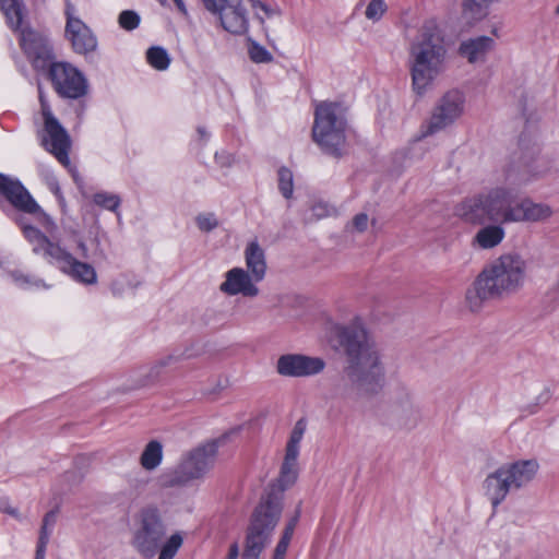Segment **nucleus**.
<instances>
[{
    "label": "nucleus",
    "mask_w": 559,
    "mask_h": 559,
    "mask_svg": "<svg viewBox=\"0 0 559 559\" xmlns=\"http://www.w3.org/2000/svg\"><path fill=\"white\" fill-rule=\"evenodd\" d=\"M334 333L346 357L342 380L334 393L345 402L373 396L383 388L385 370L373 338L358 321L335 325Z\"/></svg>",
    "instance_id": "1"
},
{
    "label": "nucleus",
    "mask_w": 559,
    "mask_h": 559,
    "mask_svg": "<svg viewBox=\"0 0 559 559\" xmlns=\"http://www.w3.org/2000/svg\"><path fill=\"white\" fill-rule=\"evenodd\" d=\"M526 262L519 253L510 252L486 264L466 292L471 310L476 311L486 300L501 299L518 293L526 277Z\"/></svg>",
    "instance_id": "2"
},
{
    "label": "nucleus",
    "mask_w": 559,
    "mask_h": 559,
    "mask_svg": "<svg viewBox=\"0 0 559 559\" xmlns=\"http://www.w3.org/2000/svg\"><path fill=\"white\" fill-rule=\"evenodd\" d=\"M447 55L443 31L435 21L426 22L411 41L408 49L412 86L417 95H423L442 73Z\"/></svg>",
    "instance_id": "3"
},
{
    "label": "nucleus",
    "mask_w": 559,
    "mask_h": 559,
    "mask_svg": "<svg viewBox=\"0 0 559 559\" xmlns=\"http://www.w3.org/2000/svg\"><path fill=\"white\" fill-rule=\"evenodd\" d=\"M167 525L156 508L142 509L134 518L131 530V545L144 559H174L183 544L180 533L166 538Z\"/></svg>",
    "instance_id": "4"
},
{
    "label": "nucleus",
    "mask_w": 559,
    "mask_h": 559,
    "mask_svg": "<svg viewBox=\"0 0 559 559\" xmlns=\"http://www.w3.org/2000/svg\"><path fill=\"white\" fill-rule=\"evenodd\" d=\"M347 121L340 103L322 102L316 106L312 139L320 148L334 157L346 153Z\"/></svg>",
    "instance_id": "5"
},
{
    "label": "nucleus",
    "mask_w": 559,
    "mask_h": 559,
    "mask_svg": "<svg viewBox=\"0 0 559 559\" xmlns=\"http://www.w3.org/2000/svg\"><path fill=\"white\" fill-rule=\"evenodd\" d=\"M25 238L33 245V251L41 254L49 263L57 265L60 271L73 280L91 285L97 281L95 269L85 262L76 260L70 252L51 242L39 229L21 222Z\"/></svg>",
    "instance_id": "6"
},
{
    "label": "nucleus",
    "mask_w": 559,
    "mask_h": 559,
    "mask_svg": "<svg viewBox=\"0 0 559 559\" xmlns=\"http://www.w3.org/2000/svg\"><path fill=\"white\" fill-rule=\"evenodd\" d=\"M281 498L269 493L254 509L247 527L242 559H259L272 540L282 514Z\"/></svg>",
    "instance_id": "7"
},
{
    "label": "nucleus",
    "mask_w": 559,
    "mask_h": 559,
    "mask_svg": "<svg viewBox=\"0 0 559 559\" xmlns=\"http://www.w3.org/2000/svg\"><path fill=\"white\" fill-rule=\"evenodd\" d=\"M539 469L537 460H519L501 465L487 475L484 490L493 508H497L507 496L526 487L536 477Z\"/></svg>",
    "instance_id": "8"
},
{
    "label": "nucleus",
    "mask_w": 559,
    "mask_h": 559,
    "mask_svg": "<svg viewBox=\"0 0 559 559\" xmlns=\"http://www.w3.org/2000/svg\"><path fill=\"white\" fill-rule=\"evenodd\" d=\"M548 214L549 212H481L479 217L481 227L473 237L472 246L484 250L492 249L504 239L503 224L537 223L545 221Z\"/></svg>",
    "instance_id": "9"
},
{
    "label": "nucleus",
    "mask_w": 559,
    "mask_h": 559,
    "mask_svg": "<svg viewBox=\"0 0 559 559\" xmlns=\"http://www.w3.org/2000/svg\"><path fill=\"white\" fill-rule=\"evenodd\" d=\"M216 453L215 442L206 443L189 452L171 473L169 485L182 486L202 478L213 467Z\"/></svg>",
    "instance_id": "10"
},
{
    "label": "nucleus",
    "mask_w": 559,
    "mask_h": 559,
    "mask_svg": "<svg viewBox=\"0 0 559 559\" xmlns=\"http://www.w3.org/2000/svg\"><path fill=\"white\" fill-rule=\"evenodd\" d=\"M464 210H545L514 189L495 188L480 192L464 202Z\"/></svg>",
    "instance_id": "11"
},
{
    "label": "nucleus",
    "mask_w": 559,
    "mask_h": 559,
    "mask_svg": "<svg viewBox=\"0 0 559 559\" xmlns=\"http://www.w3.org/2000/svg\"><path fill=\"white\" fill-rule=\"evenodd\" d=\"M464 104L465 97L462 92L457 90L447 92L436 104L421 136L432 135L454 123L463 115Z\"/></svg>",
    "instance_id": "12"
},
{
    "label": "nucleus",
    "mask_w": 559,
    "mask_h": 559,
    "mask_svg": "<svg viewBox=\"0 0 559 559\" xmlns=\"http://www.w3.org/2000/svg\"><path fill=\"white\" fill-rule=\"evenodd\" d=\"M202 2L209 11L219 15L225 31L236 35L247 32L249 21L242 0H202Z\"/></svg>",
    "instance_id": "13"
},
{
    "label": "nucleus",
    "mask_w": 559,
    "mask_h": 559,
    "mask_svg": "<svg viewBox=\"0 0 559 559\" xmlns=\"http://www.w3.org/2000/svg\"><path fill=\"white\" fill-rule=\"evenodd\" d=\"M64 14L67 17L66 36L73 50L80 55L93 52L97 48V39L91 28L76 16V9L70 0H66Z\"/></svg>",
    "instance_id": "14"
},
{
    "label": "nucleus",
    "mask_w": 559,
    "mask_h": 559,
    "mask_svg": "<svg viewBox=\"0 0 559 559\" xmlns=\"http://www.w3.org/2000/svg\"><path fill=\"white\" fill-rule=\"evenodd\" d=\"M50 79L59 95L79 98L86 93V81L81 72L67 62H55L50 66Z\"/></svg>",
    "instance_id": "15"
},
{
    "label": "nucleus",
    "mask_w": 559,
    "mask_h": 559,
    "mask_svg": "<svg viewBox=\"0 0 559 559\" xmlns=\"http://www.w3.org/2000/svg\"><path fill=\"white\" fill-rule=\"evenodd\" d=\"M325 361L320 357L301 354H285L277 359L276 370L281 376L306 378L321 373Z\"/></svg>",
    "instance_id": "16"
},
{
    "label": "nucleus",
    "mask_w": 559,
    "mask_h": 559,
    "mask_svg": "<svg viewBox=\"0 0 559 559\" xmlns=\"http://www.w3.org/2000/svg\"><path fill=\"white\" fill-rule=\"evenodd\" d=\"M41 143L62 165L68 166L70 164V138L57 119L49 118V121H45V135Z\"/></svg>",
    "instance_id": "17"
},
{
    "label": "nucleus",
    "mask_w": 559,
    "mask_h": 559,
    "mask_svg": "<svg viewBox=\"0 0 559 559\" xmlns=\"http://www.w3.org/2000/svg\"><path fill=\"white\" fill-rule=\"evenodd\" d=\"M20 45L36 68H43L52 57L48 39L28 27L21 28Z\"/></svg>",
    "instance_id": "18"
},
{
    "label": "nucleus",
    "mask_w": 559,
    "mask_h": 559,
    "mask_svg": "<svg viewBox=\"0 0 559 559\" xmlns=\"http://www.w3.org/2000/svg\"><path fill=\"white\" fill-rule=\"evenodd\" d=\"M259 282L242 267H233L226 272L219 290L229 296L255 297L259 295V288L255 285Z\"/></svg>",
    "instance_id": "19"
},
{
    "label": "nucleus",
    "mask_w": 559,
    "mask_h": 559,
    "mask_svg": "<svg viewBox=\"0 0 559 559\" xmlns=\"http://www.w3.org/2000/svg\"><path fill=\"white\" fill-rule=\"evenodd\" d=\"M391 413L396 421L407 429L414 428L421 418L419 407L405 389H400L391 397Z\"/></svg>",
    "instance_id": "20"
},
{
    "label": "nucleus",
    "mask_w": 559,
    "mask_h": 559,
    "mask_svg": "<svg viewBox=\"0 0 559 559\" xmlns=\"http://www.w3.org/2000/svg\"><path fill=\"white\" fill-rule=\"evenodd\" d=\"M0 194L16 210H40L19 180L2 174H0Z\"/></svg>",
    "instance_id": "21"
},
{
    "label": "nucleus",
    "mask_w": 559,
    "mask_h": 559,
    "mask_svg": "<svg viewBox=\"0 0 559 559\" xmlns=\"http://www.w3.org/2000/svg\"><path fill=\"white\" fill-rule=\"evenodd\" d=\"M495 39L489 36H478L461 43L459 52L469 63L484 62L487 55L495 48Z\"/></svg>",
    "instance_id": "22"
},
{
    "label": "nucleus",
    "mask_w": 559,
    "mask_h": 559,
    "mask_svg": "<svg viewBox=\"0 0 559 559\" xmlns=\"http://www.w3.org/2000/svg\"><path fill=\"white\" fill-rule=\"evenodd\" d=\"M247 272L250 273L255 281H263L266 274V259L263 248L257 240L250 241L243 251Z\"/></svg>",
    "instance_id": "23"
},
{
    "label": "nucleus",
    "mask_w": 559,
    "mask_h": 559,
    "mask_svg": "<svg viewBox=\"0 0 559 559\" xmlns=\"http://www.w3.org/2000/svg\"><path fill=\"white\" fill-rule=\"evenodd\" d=\"M495 0H462V14L469 21L485 19Z\"/></svg>",
    "instance_id": "24"
},
{
    "label": "nucleus",
    "mask_w": 559,
    "mask_h": 559,
    "mask_svg": "<svg viewBox=\"0 0 559 559\" xmlns=\"http://www.w3.org/2000/svg\"><path fill=\"white\" fill-rule=\"evenodd\" d=\"M298 455L290 456V453L285 452V457L281 467L278 484L282 490L290 487L298 477Z\"/></svg>",
    "instance_id": "25"
},
{
    "label": "nucleus",
    "mask_w": 559,
    "mask_h": 559,
    "mask_svg": "<svg viewBox=\"0 0 559 559\" xmlns=\"http://www.w3.org/2000/svg\"><path fill=\"white\" fill-rule=\"evenodd\" d=\"M0 9L7 17L9 26L21 29L23 21V4L19 0H0Z\"/></svg>",
    "instance_id": "26"
},
{
    "label": "nucleus",
    "mask_w": 559,
    "mask_h": 559,
    "mask_svg": "<svg viewBox=\"0 0 559 559\" xmlns=\"http://www.w3.org/2000/svg\"><path fill=\"white\" fill-rule=\"evenodd\" d=\"M162 457H163L162 444L156 440H152L147 443V445L145 447V449L141 455V465L145 469H148V471L154 469L159 465Z\"/></svg>",
    "instance_id": "27"
},
{
    "label": "nucleus",
    "mask_w": 559,
    "mask_h": 559,
    "mask_svg": "<svg viewBox=\"0 0 559 559\" xmlns=\"http://www.w3.org/2000/svg\"><path fill=\"white\" fill-rule=\"evenodd\" d=\"M25 214H28L32 216V218H26L25 216H21L17 218V224L22 226L21 222L24 224L32 225L33 227L37 228V226L33 225V221L43 226L46 231L52 234L57 230V224L56 222L46 213V212H24ZM23 229V227H21Z\"/></svg>",
    "instance_id": "28"
},
{
    "label": "nucleus",
    "mask_w": 559,
    "mask_h": 559,
    "mask_svg": "<svg viewBox=\"0 0 559 559\" xmlns=\"http://www.w3.org/2000/svg\"><path fill=\"white\" fill-rule=\"evenodd\" d=\"M252 9L255 11L254 15L260 21L261 24H264L265 19H272L274 16H281L282 10L278 5H270L260 0H250Z\"/></svg>",
    "instance_id": "29"
},
{
    "label": "nucleus",
    "mask_w": 559,
    "mask_h": 559,
    "mask_svg": "<svg viewBox=\"0 0 559 559\" xmlns=\"http://www.w3.org/2000/svg\"><path fill=\"white\" fill-rule=\"evenodd\" d=\"M147 62L156 70H166L170 63L167 51L162 47H151L146 52Z\"/></svg>",
    "instance_id": "30"
},
{
    "label": "nucleus",
    "mask_w": 559,
    "mask_h": 559,
    "mask_svg": "<svg viewBox=\"0 0 559 559\" xmlns=\"http://www.w3.org/2000/svg\"><path fill=\"white\" fill-rule=\"evenodd\" d=\"M306 431V424L304 420H298L288 439V442L286 444V452L290 453V456L293 455H299V445L302 440L304 433Z\"/></svg>",
    "instance_id": "31"
},
{
    "label": "nucleus",
    "mask_w": 559,
    "mask_h": 559,
    "mask_svg": "<svg viewBox=\"0 0 559 559\" xmlns=\"http://www.w3.org/2000/svg\"><path fill=\"white\" fill-rule=\"evenodd\" d=\"M388 11V5L384 0H371L365 11L367 20L378 22Z\"/></svg>",
    "instance_id": "32"
},
{
    "label": "nucleus",
    "mask_w": 559,
    "mask_h": 559,
    "mask_svg": "<svg viewBox=\"0 0 559 559\" xmlns=\"http://www.w3.org/2000/svg\"><path fill=\"white\" fill-rule=\"evenodd\" d=\"M57 521V511L47 512L43 519L38 542L49 543L52 528Z\"/></svg>",
    "instance_id": "33"
},
{
    "label": "nucleus",
    "mask_w": 559,
    "mask_h": 559,
    "mask_svg": "<svg viewBox=\"0 0 559 559\" xmlns=\"http://www.w3.org/2000/svg\"><path fill=\"white\" fill-rule=\"evenodd\" d=\"M293 173L282 167L278 169V189L285 198H289L293 193Z\"/></svg>",
    "instance_id": "34"
},
{
    "label": "nucleus",
    "mask_w": 559,
    "mask_h": 559,
    "mask_svg": "<svg viewBox=\"0 0 559 559\" xmlns=\"http://www.w3.org/2000/svg\"><path fill=\"white\" fill-rule=\"evenodd\" d=\"M95 205L103 207L104 210H117L120 205V198L112 193H97L94 197Z\"/></svg>",
    "instance_id": "35"
},
{
    "label": "nucleus",
    "mask_w": 559,
    "mask_h": 559,
    "mask_svg": "<svg viewBox=\"0 0 559 559\" xmlns=\"http://www.w3.org/2000/svg\"><path fill=\"white\" fill-rule=\"evenodd\" d=\"M118 23L126 31H133L140 24V16L132 10H124L119 14Z\"/></svg>",
    "instance_id": "36"
},
{
    "label": "nucleus",
    "mask_w": 559,
    "mask_h": 559,
    "mask_svg": "<svg viewBox=\"0 0 559 559\" xmlns=\"http://www.w3.org/2000/svg\"><path fill=\"white\" fill-rule=\"evenodd\" d=\"M12 280L21 287L28 288V287H47L45 283L39 280L32 277L29 275H25L21 272L14 271L11 273Z\"/></svg>",
    "instance_id": "37"
},
{
    "label": "nucleus",
    "mask_w": 559,
    "mask_h": 559,
    "mask_svg": "<svg viewBox=\"0 0 559 559\" xmlns=\"http://www.w3.org/2000/svg\"><path fill=\"white\" fill-rule=\"evenodd\" d=\"M178 361V357L175 355H168L164 358L157 360L151 368L147 373V382L154 381L160 374L163 368L170 366L171 364Z\"/></svg>",
    "instance_id": "38"
},
{
    "label": "nucleus",
    "mask_w": 559,
    "mask_h": 559,
    "mask_svg": "<svg viewBox=\"0 0 559 559\" xmlns=\"http://www.w3.org/2000/svg\"><path fill=\"white\" fill-rule=\"evenodd\" d=\"M374 223V218L370 219L365 212L356 214L352 222L346 225V229L349 231L362 233L368 228L369 223Z\"/></svg>",
    "instance_id": "39"
},
{
    "label": "nucleus",
    "mask_w": 559,
    "mask_h": 559,
    "mask_svg": "<svg viewBox=\"0 0 559 559\" xmlns=\"http://www.w3.org/2000/svg\"><path fill=\"white\" fill-rule=\"evenodd\" d=\"M195 223L200 230L211 231L218 225V221L213 212H203L195 217Z\"/></svg>",
    "instance_id": "40"
},
{
    "label": "nucleus",
    "mask_w": 559,
    "mask_h": 559,
    "mask_svg": "<svg viewBox=\"0 0 559 559\" xmlns=\"http://www.w3.org/2000/svg\"><path fill=\"white\" fill-rule=\"evenodd\" d=\"M250 59L257 63H267L273 60L272 55L260 45H252L249 50Z\"/></svg>",
    "instance_id": "41"
},
{
    "label": "nucleus",
    "mask_w": 559,
    "mask_h": 559,
    "mask_svg": "<svg viewBox=\"0 0 559 559\" xmlns=\"http://www.w3.org/2000/svg\"><path fill=\"white\" fill-rule=\"evenodd\" d=\"M300 515V511L298 510L296 514L289 520V522L286 524L285 530L283 532L282 538H286L287 540H290L293 537V534L295 532L296 525L298 523Z\"/></svg>",
    "instance_id": "42"
},
{
    "label": "nucleus",
    "mask_w": 559,
    "mask_h": 559,
    "mask_svg": "<svg viewBox=\"0 0 559 559\" xmlns=\"http://www.w3.org/2000/svg\"><path fill=\"white\" fill-rule=\"evenodd\" d=\"M290 540H287L286 538H282L278 540L272 559H284L288 549Z\"/></svg>",
    "instance_id": "43"
},
{
    "label": "nucleus",
    "mask_w": 559,
    "mask_h": 559,
    "mask_svg": "<svg viewBox=\"0 0 559 559\" xmlns=\"http://www.w3.org/2000/svg\"><path fill=\"white\" fill-rule=\"evenodd\" d=\"M0 511L8 513L16 519H20L17 509L12 508L9 503V499L4 496H0Z\"/></svg>",
    "instance_id": "44"
},
{
    "label": "nucleus",
    "mask_w": 559,
    "mask_h": 559,
    "mask_svg": "<svg viewBox=\"0 0 559 559\" xmlns=\"http://www.w3.org/2000/svg\"><path fill=\"white\" fill-rule=\"evenodd\" d=\"M39 99H40V107H41V112H43V116H44V120L45 121H49V118L50 119H56L51 111H50V107L49 105L47 104V102L45 100L44 96L40 95L39 96Z\"/></svg>",
    "instance_id": "45"
},
{
    "label": "nucleus",
    "mask_w": 559,
    "mask_h": 559,
    "mask_svg": "<svg viewBox=\"0 0 559 559\" xmlns=\"http://www.w3.org/2000/svg\"><path fill=\"white\" fill-rule=\"evenodd\" d=\"M48 543L38 542L36 547L35 559H45Z\"/></svg>",
    "instance_id": "46"
},
{
    "label": "nucleus",
    "mask_w": 559,
    "mask_h": 559,
    "mask_svg": "<svg viewBox=\"0 0 559 559\" xmlns=\"http://www.w3.org/2000/svg\"><path fill=\"white\" fill-rule=\"evenodd\" d=\"M238 557H239V547H238V545L236 543H234L229 547V551H228L227 558L228 559H238Z\"/></svg>",
    "instance_id": "47"
},
{
    "label": "nucleus",
    "mask_w": 559,
    "mask_h": 559,
    "mask_svg": "<svg viewBox=\"0 0 559 559\" xmlns=\"http://www.w3.org/2000/svg\"><path fill=\"white\" fill-rule=\"evenodd\" d=\"M548 296L551 301L559 300V283L548 292Z\"/></svg>",
    "instance_id": "48"
},
{
    "label": "nucleus",
    "mask_w": 559,
    "mask_h": 559,
    "mask_svg": "<svg viewBox=\"0 0 559 559\" xmlns=\"http://www.w3.org/2000/svg\"><path fill=\"white\" fill-rule=\"evenodd\" d=\"M176 7L178 8V10L185 15L187 16L188 15V11H187V8L183 3V0H174Z\"/></svg>",
    "instance_id": "49"
},
{
    "label": "nucleus",
    "mask_w": 559,
    "mask_h": 559,
    "mask_svg": "<svg viewBox=\"0 0 559 559\" xmlns=\"http://www.w3.org/2000/svg\"><path fill=\"white\" fill-rule=\"evenodd\" d=\"M119 283L118 282H114L112 285H111V290L114 293V295H121L122 290L118 287Z\"/></svg>",
    "instance_id": "50"
},
{
    "label": "nucleus",
    "mask_w": 559,
    "mask_h": 559,
    "mask_svg": "<svg viewBox=\"0 0 559 559\" xmlns=\"http://www.w3.org/2000/svg\"><path fill=\"white\" fill-rule=\"evenodd\" d=\"M79 248L82 251V257L83 258H87V248H86L85 243L84 242H80L79 243Z\"/></svg>",
    "instance_id": "51"
},
{
    "label": "nucleus",
    "mask_w": 559,
    "mask_h": 559,
    "mask_svg": "<svg viewBox=\"0 0 559 559\" xmlns=\"http://www.w3.org/2000/svg\"><path fill=\"white\" fill-rule=\"evenodd\" d=\"M198 132H199V134H200L202 138H203V136H205V131H204V129H203V128H201V127H200V128H198Z\"/></svg>",
    "instance_id": "52"
},
{
    "label": "nucleus",
    "mask_w": 559,
    "mask_h": 559,
    "mask_svg": "<svg viewBox=\"0 0 559 559\" xmlns=\"http://www.w3.org/2000/svg\"><path fill=\"white\" fill-rule=\"evenodd\" d=\"M536 411H537V406L536 405L530 407V414H534V413H536Z\"/></svg>",
    "instance_id": "53"
},
{
    "label": "nucleus",
    "mask_w": 559,
    "mask_h": 559,
    "mask_svg": "<svg viewBox=\"0 0 559 559\" xmlns=\"http://www.w3.org/2000/svg\"><path fill=\"white\" fill-rule=\"evenodd\" d=\"M555 12H556V14H559V4L556 7Z\"/></svg>",
    "instance_id": "54"
}]
</instances>
